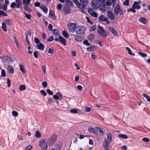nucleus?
I'll list each match as a JSON object with an SVG mask.
<instances>
[{
  "mask_svg": "<svg viewBox=\"0 0 150 150\" xmlns=\"http://www.w3.org/2000/svg\"><path fill=\"white\" fill-rule=\"evenodd\" d=\"M45 141V139H41L40 142V146L41 149H43V150H47V146L46 144Z\"/></svg>",
  "mask_w": 150,
  "mask_h": 150,
  "instance_id": "obj_9",
  "label": "nucleus"
},
{
  "mask_svg": "<svg viewBox=\"0 0 150 150\" xmlns=\"http://www.w3.org/2000/svg\"><path fill=\"white\" fill-rule=\"evenodd\" d=\"M95 35L94 34H91L88 36V40H92L94 38Z\"/></svg>",
  "mask_w": 150,
  "mask_h": 150,
  "instance_id": "obj_38",
  "label": "nucleus"
},
{
  "mask_svg": "<svg viewBox=\"0 0 150 150\" xmlns=\"http://www.w3.org/2000/svg\"><path fill=\"white\" fill-rule=\"evenodd\" d=\"M26 87L25 85H21L19 88V89L21 91L25 90V89Z\"/></svg>",
  "mask_w": 150,
  "mask_h": 150,
  "instance_id": "obj_39",
  "label": "nucleus"
},
{
  "mask_svg": "<svg viewBox=\"0 0 150 150\" xmlns=\"http://www.w3.org/2000/svg\"><path fill=\"white\" fill-rule=\"evenodd\" d=\"M42 85L44 88H46L47 86V83L46 81H44L42 83Z\"/></svg>",
  "mask_w": 150,
  "mask_h": 150,
  "instance_id": "obj_49",
  "label": "nucleus"
},
{
  "mask_svg": "<svg viewBox=\"0 0 150 150\" xmlns=\"http://www.w3.org/2000/svg\"><path fill=\"white\" fill-rule=\"evenodd\" d=\"M42 38L45 40H46L47 39V35L45 33H43L42 34Z\"/></svg>",
  "mask_w": 150,
  "mask_h": 150,
  "instance_id": "obj_62",
  "label": "nucleus"
},
{
  "mask_svg": "<svg viewBox=\"0 0 150 150\" xmlns=\"http://www.w3.org/2000/svg\"><path fill=\"white\" fill-rule=\"evenodd\" d=\"M53 97L55 100H61L62 99V95L59 92H57L56 95H54Z\"/></svg>",
  "mask_w": 150,
  "mask_h": 150,
  "instance_id": "obj_11",
  "label": "nucleus"
},
{
  "mask_svg": "<svg viewBox=\"0 0 150 150\" xmlns=\"http://www.w3.org/2000/svg\"><path fill=\"white\" fill-rule=\"evenodd\" d=\"M62 144V142H60L57 144L56 146V149L57 150H60L61 149Z\"/></svg>",
  "mask_w": 150,
  "mask_h": 150,
  "instance_id": "obj_23",
  "label": "nucleus"
},
{
  "mask_svg": "<svg viewBox=\"0 0 150 150\" xmlns=\"http://www.w3.org/2000/svg\"><path fill=\"white\" fill-rule=\"evenodd\" d=\"M138 21L139 22L141 23L144 24H146L147 19L144 17H141L139 18Z\"/></svg>",
  "mask_w": 150,
  "mask_h": 150,
  "instance_id": "obj_19",
  "label": "nucleus"
},
{
  "mask_svg": "<svg viewBox=\"0 0 150 150\" xmlns=\"http://www.w3.org/2000/svg\"><path fill=\"white\" fill-rule=\"evenodd\" d=\"M112 3V0H107L106 4L107 6H110L111 5Z\"/></svg>",
  "mask_w": 150,
  "mask_h": 150,
  "instance_id": "obj_44",
  "label": "nucleus"
},
{
  "mask_svg": "<svg viewBox=\"0 0 150 150\" xmlns=\"http://www.w3.org/2000/svg\"><path fill=\"white\" fill-rule=\"evenodd\" d=\"M12 114L13 115L14 117H16L18 115V112L15 111H13L12 112Z\"/></svg>",
  "mask_w": 150,
  "mask_h": 150,
  "instance_id": "obj_57",
  "label": "nucleus"
},
{
  "mask_svg": "<svg viewBox=\"0 0 150 150\" xmlns=\"http://www.w3.org/2000/svg\"><path fill=\"white\" fill-rule=\"evenodd\" d=\"M16 3L13 2L11 3L10 7L11 8H14L15 7L17 8L22 7V3L21 0H15Z\"/></svg>",
  "mask_w": 150,
  "mask_h": 150,
  "instance_id": "obj_6",
  "label": "nucleus"
},
{
  "mask_svg": "<svg viewBox=\"0 0 150 150\" xmlns=\"http://www.w3.org/2000/svg\"><path fill=\"white\" fill-rule=\"evenodd\" d=\"M20 69L23 73H25V68L23 65L22 64L20 65Z\"/></svg>",
  "mask_w": 150,
  "mask_h": 150,
  "instance_id": "obj_36",
  "label": "nucleus"
},
{
  "mask_svg": "<svg viewBox=\"0 0 150 150\" xmlns=\"http://www.w3.org/2000/svg\"><path fill=\"white\" fill-rule=\"evenodd\" d=\"M107 137L105 139L103 143V146L105 150H108L110 149V144L112 142V134L108 132L107 134Z\"/></svg>",
  "mask_w": 150,
  "mask_h": 150,
  "instance_id": "obj_1",
  "label": "nucleus"
},
{
  "mask_svg": "<svg viewBox=\"0 0 150 150\" xmlns=\"http://www.w3.org/2000/svg\"><path fill=\"white\" fill-rule=\"evenodd\" d=\"M109 30L116 37L118 36V34L117 32L113 27H110L109 28Z\"/></svg>",
  "mask_w": 150,
  "mask_h": 150,
  "instance_id": "obj_14",
  "label": "nucleus"
},
{
  "mask_svg": "<svg viewBox=\"0 0 150 150\" xmlns=\"http://www.w3.org/2000/svg\"><path fill=\"white\" fill-rule=\"evenodd\" d=\"M40 93L43 96H45L47 95V93L46 92L43 90H42L40 91Z\"/></svg>",
  "mask_w": 150,
  "mask_h": 150,
  "instance_id": "obj_55",
  "label": "nucleus"
},
{
  "mask_svg": "<svg viewBox=\"0 0 150 150\" xmlns=\"http://www.w3.org/2000/svg\"><path fill=\"white\" fill-rule=\"evenodd\" d=\"M97 32L103 38H105L108 35V33L103 28V27L98 25Z\"/></svg>",
  "mask_w": 150,
  "mask_h": 150,
  "instance_id": "obj_2",
  "label": "nucleus"
},
{
  "mask_svg": "<svg viewBox=\"0 0 150 150\" xmlns=\"http://www.w3.org/2000/svg\"><path fill=\"white\" fill-rule=\"evenodd\" d=\"M94 46L93 45L91 46L90 47L87 48V50L88 51H94Z\"/></svg>",
  "mask_w": 150,
  "mask_h": 150,
  "instance_id": "obj_40",
  "label": "nucleus"
},
{
  "mask_svg": "<svg viewBox=\"0 0 150 150\" xmlns=\"http://www.w3.org/2000/svg\"><path fill=\"white\" fill-rule=\"evenodd\" d=\"M25 37H26V40L27 43L30 46L31 44H30V42H29V41L28 40V35H27V33H25Z\"/></svg>",
  "mask_w": 150,
  "mask_h": 150,
  "instance_id": "obj_43",
  "label": "nucleus"
},
{
  "mask_svg": "<svg viewBox=\"0 0 150 150\" xmlns=\"http://www.w3.org/2000/svg\"><path fill=\"white\" fill-rule=\"evenodd\" d=\"M123 5L124 6H128L129 5V0H126L124 2H123Z\"/></svg>",
  "mask_w": 150,
  "mask_h": 150,
  "instance_id": "obj_51",
  "label": "nucleus"
},
{
  "mask_svg": "<svg viewBox=\"0 0 150 150\" xmlns=\"http://www.w3.org/2000/svg\"><path fill=\"white\" fill-rule=\"evenodd\" d=\"M54 52V50L53 48H49L48 49V53L52 54Z\"/></svg>",
  "mask_w": 150,
  "mask_h": 150,
  "instance_id": "obj_50",
  "label": "nucleus"
},
{
  "mask_svg": "<svg viewBox=\"0 0 150 150\" xmlns=\"http://www.w3.org/2000/svg\"><path fill=\"white\" fill-rule=\"evenodd\" d=\"M70 112L71 113L75 114L77 113L78 111L77 109H74L70 110Z\"/></svg>",
  "mask_w": 150,
  "mask_h": 150,
  "instance_id": "obj_45",
  "label": "nucleus"
},
{
  "mask_svg": "<svg viewBox=\"0 0 150 150\" xmlns=\"http://www.w3.org/2000/svg\"><path fill=\"white\" fill-rule=\"evenodd\" d=\"M126 49L127 50L128 53L129 54L132 55L133 56L135 55L134 54L132 53L131 50L129 47H126Z\"/></svg>",
  "mask_w": 150,
  "mask_h": 150,
  "instance_id": "obj_35",
  "label": "nucleus"
},
{
  "mask_svg": "<svg viewBox=\"0 0 150 150\" xmlns=\"http://www.w3.org/2000/svg\"><path fill=\"white\" fill-rule=\"evenodd\" d=\"M54 40V38L52 36H51L48 39L47 41L48 42H50L53 41Z\"/></svg>",
  "mask_w": 150,
  "mask_h": 150,
  "instance_id": "obj_56",
  "label": "nucleus"
},
{
  "mask_svg": "<svg viewBox=\"0 0 150 150\" xmlns=\"http://www.w3.org/2000/svg\"><path fill=\"white\" fill-rule=\"evenodd\" d=\"M24 1L25 2H24V1H23V3L24 5H28L30 2L31 0H24Z\"/></svg>",
  "mask_w": 150,
  "mask_h": 150,
  "instance_id": "obj_41",
  "label": "nucleus"
},
{
  "mask_svg": "<svg viewBox=\"0 0 150 150\" xmlns=\"http://www.w3.org/2000/svg\"><path fill=\"white\" fill-rule=\"evenodd\" d=\"M59 42L61 43L62 44L66 46V40L63 37L61 36L59 37Z\"/></svg>",
  "mask_w": 150,
  "mask_h": 150,
  "instance_id": "obj_17",
  "label": "nucleus"
},
{
  "mask_svg": "<svg viewBox=\"0 0 150 150\" xmlns=\"http://www.w3.org/2000/svg\"><path fill=\"white\" fill-rule=\"evenodd\" d=\"M142 140L144 142H149V141H150V140L149 139L147 138H146V137H144L143 138Z\"/></svg>",
  "mask_w": 150,
  "mask_h": 150,
  "instance_id": "obj_53",
  "label": "nucleus"
},
{
  "mask_svg": "<svg viewBox=\"0 0 150 150\" xmlns=\"http://www.w3.org/2000/svg\"><path fill=\"white\" fill-rule=\"evenodd\" d=\"M28 5H25L23 6V8L25 10L28 12H31L32 10L28 6Z\"/></svg>",
  "mask_w": 150,
  "mask_h": 150,
  "instance_id": "obj_30",
  "label": "nucleus"
},
{
  "mask_svg": "<svg viewBox=\"0 0 150 150\" xmlns=\"http://www.w3.org/2000/svg\"><path fill=\"white\" fill-rule=\"evenodd\" d=\"M88 131L89 132L93 133L94 134H96V132L95 131V129L92 127H89L88 128Z\"/></svg>",
  "mask_w": 150,
  "mask_h": 150,
  "instance_id": "obj_28",
  "label": "nucleus"
},
{
  "mask_svg": "<svg viewBox=\"0 0 150 150\" xmlns=\"http://www.w3.org/2000/svg\"><path fill=\"white\" fill-rule=\"evenodd\" d=\"M34 41L37 44V45L40 43V40L38 38H34Z\"/></svg>",
  "mask_w": 150,
  "mask_h": 150,
  "instance_id": "obj_47",
  "label": "nucleus"
},
{
  "mask_svg": "<svg viewBox=\"0 0 150 150\" xmlns=\"http://www.w3.org/2000/svg\"><path fill=\"white\" fill-rule=\"evenodd\" d=\"M33 55L36 59L38 58V52L37 51H35L34 52Z\"/></svg>",
  "mask_w": 150,
  "mask_h": 150,
  "instance_id": "obj_60",
  "label": "nucleus"
},
{
  "mask_svg": "<svg viewBox=\"0 0 150 150\" xmlns=\"http://www.w3.org/2000/svg\"><path fill=\"white\" fill-rule=\"evenodd\" d=\"M119 137L123 139H127L128 138V137L125 134H120L118 135Z\"/></svg>",
  "mask_w": 150,
  "mask_h": 150,
  "instance_id": "obj_29",
  "label": "nucleus"
},
{
  "mask_svg": "<svg viewBox=\"0 0 150 150\" xmlns=\"http://www.w3.org/2000/svg\"><path fill=\"white\" fill-rule=\"evenodd\" d=\"M1 76L4 77L6 76V72L4 69H2L1 71Z\"/></svg>",
  "mask_w": 150,
  "mask_h": 150,
  "instance_id": "obj_59",
  "label": "nucleus"
},
{
  "mask_svg": "<svg viewBox=\"0 0 150 150\" xmlns=\"http://www.w3.org/2000/svg\"><path fill=\"white\" fill-rule=\"evenodd\" d=\"M53 27L52 25L51 24H50L48 26V29L50 31H52V30Z\"/></svg>",
  "mask_w": 150,
  "mask_h": 150,
  "instance_id": "obj_64",
  "label": "nucleus"
},
{
  "mask_svg": "<svg viewBox=\"0 0 150 150\" xmlns=\"http://www.w3.org/2000/svg\"><path fill=\"white\" fill-rule=\"evenodd\" d=\"M0 59L3 63H9L13 62L14 60L13 57L3 55L0 57Z\"/></svg>",
  "mask_w": 150,
  "mask_h": 150,
  "instance_id": "obj_3",
  "label": "nucleus"
},
{
  "mask_svg": "<svg viewBox=\"0 0 150 150\" xmlns=\"http://www.w3.org/2000/svg\"><path fill=\"white\" fill-rule=\"evenodd\" d=\"M5 22L7 25H10L12 24L13 21L11 19H7L5 21Z\"/></svg>",
  "mask_w": 150,
  "mask_h": 150,
  "instance_id": "obj_25",
  "label": "nucleus"
},
{
  "mask_svg": "<svg viewBox=\"0 0 150 150\" xmlns=\"http://www.w3.org/2000/svg\"><path fill=\"white\" fill-rule=\"evenodd\" d=\"M107 19V18L104 15H102L99 17V20L102 22H105Z\"/></svg>",
  "mask_w": 150,
  "mask_h": 150,
  "instance_id": "obj_22",
  "label": "nucleus"
},
{
  "mask_svg": "<svg viewBox=\"0 0 150 150\" xmlns=\"http://www.w3.org/2000/svg\"><path fill=\"white\" fill-rule=\"evenodd\" d=\"M86 30V28L83 26H79L77 27L75 32L77 35H82L84 33Z\"/></svg>",
  "mask_w": 150,
  "mask_h": 150,
  "instance_id": "obj_4",
  "label": "nucleus"
},
{
  "mask_svg": "<svg viewBox=\"0 0 150 150\" xmlns=\"http://www.w3.org/2000/svg\"><path fill=\"white\" fill-rule=\"evenodd\" d=\"M65 3L66 5L68 6H71L72 4L70 0H66Z\"/></svg>",
  "mask_w": 150,
  "mask_h": 150,
  "instance_id": "obj_31",
  "label": "nucleus"
},
{
  "mask_svg": "<svg viewBox=\"0 0 150 150\" xmlns=\"http://www.w3.org/2000/svg\"><path fill=\"white\" fill-rule=\"evenodd\" d=\"M107 14L108 17L111 20H113L115 19V16L113 13L111 11H108Z\"/></svg>",
  "mask_w": 150,
  "mask_h": 150,
  "instance_id": "obj_13",
  "label": "nucleus"
},
{
  "mask_svg": "<svg viewBox=\"0 0 150 150\" xmlns=\"http://www.w3.org/2000/svg\"><path fill=\"white\" fill-rule=\"evenodd\" d=\"M83 43L84 44L87 45V46H89L91 45L88 42L87 40H84L83 42Z\"/></svg>",
  "mask_w": 150,
  "mask_h": 150,
  "instance_id": "obj_48",
  "label": "nucleus"
},
{
  "mask_svg": "<svg viewBox=\"0 0 150 150\" xmlns=\"http://www.w3.org/2000/svg\"><path fill=\"white\" fill-rule=\"evenodd\" d=\"M49 16L50 17H52V19L53 20H56V17L55 15L54 12L53 11L51 10H50Z\"/></svg>",
  "mask_w": 150,
  "mask_h": 150,
  "instance_id": "obj_15",
  "label": "nucleus"
},
{
  "mask_svg": "<svg viewBox=\"0 0 150 150\" xmlns=\"http://www.w3.org/2000/svg\"><path fill=\"white\" fill-rule=\"evenodd\" d=\"M6 25L5 23L3 22L2 23V25L1 26V28L5 32H6L7 30L6 29Z\"/></svg>",
  "mask_w": 150,
  "mask_h": 150,
  "instance_id": "obj_33",
  "label": "nucleus"
},
{
  "mask_svg": "<svg viewBox=\"0 0 150 150\" xmlns=\"http://www.w3.org/2000/svg\"><path fill=\"white\" fill-rule=\"evenodd\" d=\"M8 70L9 73L11 74H13L14 72V70L12 66H8L7 68Z\"/></svg>",
  "mask_w": 150,
  "mask_h": 150,
  "instance_id": "obj_21",
  "label": "nucleus"
},
{
  "mask_svg": "<svg viewBox=\"0 0 150 150\" xmlns=\"http://www.w3.org/2000/svg\"><path fill=\"white\" fill-rule=\"evenodd\" d=\"M121 9L120 5L119 4H117L116 6L114 9V12L115 13L116 15H117L119 13Z\"/></svg>",
  "mask_w": 150,
  "mask_h": 150,
  "instance_id": "obj_12",
  "label": "nucleus"
},
{
  "mask_svg": "<svg viewBox=\"0 0 150 150\" xmlns=\"http://www.w3.org/2000/svg\"><path fill=\"white\" fill-rule=\"evenodd\" d=\"M62 35L66 38L68 39L69 37V36L68 33L65 30H64L62 33Z\"/></svg>",
  "mask_w": 150,
  "mask_h": 150,
  "instance_id": "obj_27",
  "label": "nucleus"
},
{
  "mask_svg": "<svg viewBox=\"0 0 150 150\" xmlns=\"http://www.w3.org/2000/svg\"><path fill=\"white\" fill-rule=\"evenodd\" d=\"M67 26L69 31L73 33L75 31L77 27L75 23H69L67 24Z\"/></svg>",
  "mask_w": 150,
  "mask_h": 150,
  "instance_id": "obj_7",
  "label": "nucleus"
},
{
  "mask_svg": "<svg viewBox=\"0 0 150 150\" xmlns=\"http://www.w3.org/2000/svg\"><path fill=\"white\" fill-rule=\"evenodd\" d=\"M80 2H78L77 6L78 7L82 10L86 6L88 3L87 0H79Z\"/></svg>",
  "mask_w": 150,
  "mask_h": 150,
  "instance_id": "obj_5",
  "label": "nucleus"
},
{
  "mask_svg": "<svg viewBox=\"0 0 150 150\" xmlns=\"http://www.w3.org/2000/svg\"><path fill=\"white\" fill-rule=\"evenodd\" d=\"M74 39L77 42L81 41L83 39L82 37L77 35H74Z\"/></svg>",
  "mask_w": 150,
  "mask_h": 150,
  "instance_id": "obj_18",
  "label": "nucleus"
},
{
  "mask_svg": "<svg viewBox=\"0 0 150 150\" xmlns=\"http://www.w3.org/2000/svg\"><path fill=\"white\" fill-rule=\"evenodd\" d=\"M0 13L1 14V16L2 15L3 16H8L7 14L5 13V12L2 11L0 10Z\"/></svg>",
  "mask_w": 150,
  "mask_h": 150,
  "instance_id": "obj_52",
  "label": "nucleus"
},
{
  "mask_svg": "<svg viewBox=\"0 0 150 150\" xmlns=\"http://www.w3.org/2000/svg\"><path fill=\"white\" fill-rule=\"evenodd\" d=\"M24 13L25 15V17H26V18L27 19L30 20V19L31 18V16L30 15L26 14L25 12H24Z\"/></svg>",
  "mask_w": 150,
  "mask_h": 150,
  "instance_id": "obj_46",
  "label": "nucleus"
},
{
  "mask_svg": "<svg viewBox=\"0 0 150 150\" xmlns=\"http://www.w3.org/2000/svg\"><path fill=\"white\" fill-rule=\"evenodd\" d=\"M57 138V135L54 134L50 139L47 140V143L50 145H52L55 143Z\"/></svg>",
  "mask_w": 150,
  "mask_h": 150,
  "instance_id": "obj_8",
  "label": "nucleus"
},
{
  "mask_svg": "<svg viewBox=\"0 0 150 150\" xmlns=\"http://www.w3.org/2000/svg\"><path fill=\"white\" fill-rule=\"evenodd\" d=\"M36 47L38 49L42 50H43L44 49L45 45L43 44L40 43L37 45L36 46Z\"/></svg>",
  "mask_w": 150,
  "mask_h": 150,
  "instance_id": "obj_16",
  "label": "nucleus"
},
{
  "mask_svg": "<svg viewBox=\"0 0 150 150\" xmlns=\"http://www.w3.org/2000/svg\"><path fill=\"white\" fill-rule=\"evenodd\" d=\"M35 136L36 138H39L41 136V134L39 131H36Z\"/></svg>",
  "mask_w": 150,
  "mask_h": 150,
  "instance_id": "obj_32",
  "label": "nucleus"
},
{
  "mask_svg": "<svg viewBox=\"0 0 150 150\" xmlns=\"http://www.w3.org/2000/svg\"><path fill=\"white\" fill-rule=\"evenodd\" d=\"M63 10L65 14L69 13L71 11L70 8L69 7H65Z\"/></svg>",
  "mask_w": 150,
  "mask_h": 150,
  "instance_id": "obj_24",
  "label": "nucleus"
},
{
  "mask_svg": "<svg viewBox=\"0 0 150 150\" xmlns=\"http://www.w3.org/2000/svg\"><path fill=\"white\" fill-rule=\"evenodd\" d=\"M32 146L31 145H29L27 146L25 148V150H31L32 148Z\"/></svg>",
  "mask_w": 150,
  "mask_h": 150,
  "instance_id": "obj_54",
  "label": "nucleus"
},
{
  "mask_svg": "<svg viewBox=\"0 0 150 150\" xmlns=\"http://www.w3.org/2000/svg\"><path fill=\"white\" fill-rule=\"evenodd\" d=\"M7 83L8 84L7 86L8 87H10L11 86V80L8 79H7Z\"/></svg>",
  "mask_w": 150,
  "mask_h": 150,
  "instance_id": "obj_61",
  "label": "nucleus"
},
{
  "mask_svg": "<svg viewBox=\"0 0 150 150\" xmlns=\"http://www.w3.org/2000/svg\"><path fill=\"white\" fill-rule=\"evenodd\" d=\"M132 7L133 9H137L138 10L141 8V6L138 4H134V2Z\"/></svg>",
  "mask_w": 150,
  "mask_h": 150,
  "instance_id": "obj_26",
  "label": "nucleus"
},
{
  "mask_svg": "<svg viewBox=\"0 0 150 150\" xmlns=\"http://www.w3.org/2000/svg\"><path fill=\"white\" fill-rule=\"evenodd\" d=\"M143 96L146 98L148 101L150 102V96L144 93H143Z\"/></svg>",
  "mask_w": 150,
  "mask_h": 150,
  "instance_id": "obj_34",
  "label": "nucleus"
},
{
  "mask_svg": "<svg viewBox=\"0 0 150 150\" xmlns=\"http://www.w3.org/2000/svg\"><path fill=\"white\" fill-rule=\"evenodd\" d=\"M138 54L139 55H141L143 57H145L147 56V54L146 53H144L139 52H138Z\"/></svg>",
  "mask_w": 150,
  "mask_h": 150,
  "instance_id": "obj_42",
  "label": "nucleus"
},
{
  "mask_svg": "<svg viewBox=\"0 0 150 150\" xmlns=\"http://www.w3.org/2000/svg\"><path fill=\"white\" fill-rule=\"evenodd\" d=\"M34 5L35 7H40V3L39 2H36L35 3Z\"/></svg>",
  "mask_w": 150,
  "mask_h": 150,
  "instance_id": "obj_63",
  "label": "nucleus"
},
{
  "mask_svg": "<svg viewBox=\"0 0 150 150\" xmlns=\"http://www.w3.org/2000/svg\"><path fill=\"white\" fill-rule=\"evenodd\" d=\"M40 8L45 13H47L48 12V9L44 4H42L40 7Z\"/></svg>",
  "mask_w": 150,
  "mask_h": 150,
  "instance_id": "obj_20",
  "label": "nucleus"
},
{
  "mask_svg": "<svg viewBox=\"0 0 150 150\" xmlns=\"http://www.w3.org/2000/svg\"><path fill=\"white\" fill-rule=\"evenodd\" d=\"M88 12L92 16L97 18L98 15L96 12L93 10L91 8H89L88 9Z\"/></svg>",
  "mask_w": 150,
  "mask_h": 150,
  "instance_id": "obj_10",
  "label": "nucleus"
},
{
  "mask_svg": "<svg viewBox=\"0 0 150 150\" xmlns=\"http://www.w3.org/2000/svg\"><path fill=\"white\" fill-rule=\"evenodd\" d=\"M59 31L57 29H54L53 30V34L56 36H58L59 35Z\"/></svg>",
  "mask_w": 150,
  "mask_h": 150,
  "instance_id": "obj_37",
  "label": "nucleus"
},
{
  "mask_svg": "<svg viewBox=\"0 0 150 150\" xmlns=\"http://www.w3.org/2000/svg\"><path fill=\"white\" fill-rule=\"evenodd\" d=\"M91 108L88 107H86L85 108V111L86 112H89L91 111Z\"/></svg>",
  "mask_w": 150,
  "mask_h": 150,
  "instance_id": "obj_58",
  "label": "nucleus"
}]
</instances>
